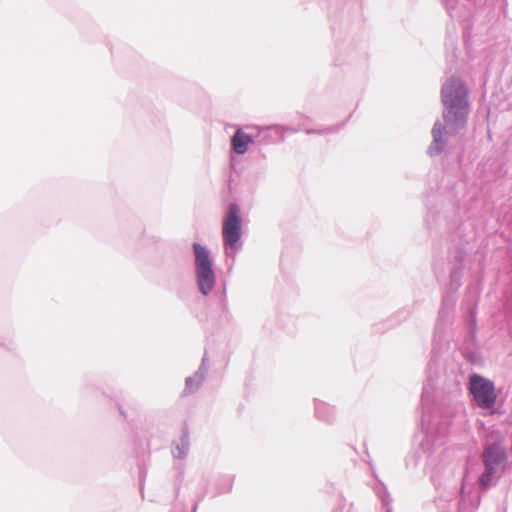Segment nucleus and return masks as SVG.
Returning a JSON list of instances; mask_svg holds the SVG:
<instances>
[{"label": "nucleus", "instance_id": "obj_1", "mask_svg": "<svg viewBox=\"0 0 512 512\" xmlns=\"http://www.w3.org/2000/svg\"><path fill=\"white\" fill-rule=\"evenodd\" d=\"M467 91L457 78L449 79L442 88V102L448 121H462L467 115Z\"/></svg>", "mask_w": 512, "mask_h": 512}, {"label": "nucleus", "instance_id": "obj_2", "mask_svg": "<svg viewBox=\"0 0 512 512\" xmlns=\"http://www.w3.org/2000/svg\"><path fill=\"white\" fill-rule=\"evenodd\" d=\"M485 471L479 477L482 488L490 487L506 469L507 454L501 442L488 445L482 454Z\"/></svg>", "mask_w": 512, "mask_h": 512}, {"label": "nucleus", "instance_id": "obj_3", "mask_svg": "<svg viewBox=\"0 0 512 512\" xmlns=\"http://www.w3.org/2000/svg\"><path fill=\"white\" fill-rule=\"evenodd\" d=\"M195 253V269L199 290L207 295L215 284V274L208 250L199 243L193 245Z\"/></svg>", "mask_w": 512, "mask_h": 512}, {"label": "nucleus", "instance_id": "obj_4", "mask_svg": "<svg viewBox=\"0 0 512 512\" xmlns=\"http://www.w3.org/2000/svg\"><path fill=\"white\" fill-rule=\"evenodd\" d=\"M222 235L226 246V253H228V249L233 250L242 235L240 209L236 204L229 206L227 215L223 220Z\"/></svg>", "mask_w": 512, "mask_h": 512}, {"label": "nucleus", "instance_id": "obj_5", "mask_svg": "<svg viewBox=\"0 0 512 512\" xmlns=\"http://www.w3.org/2000/svg\"><path fill=\"white\" fill-rule=\"evenodd\" d=\"M469 390L478 406L482 408L494 406L497 395L493 383L488 379L479 375L471 376Z\"/></svg>", "mask_w": 512, "mask_h": 512}, {"label": "nucleus", "instance_id": "obj_6", "mask_svg": "<svg viewBox=\"0 0 512 512\" xmlns=\"http://www.w3.org/2000/svg\"><path fill=\"white\" fill-rule=\"evenodd\" d=\"M251 143L252 137L242 130H237L231 140L232 148L237 154H244Z\"/></svg>", "mask_w": 512, "mask_h": 512}, {"label": "nucleus", "instance_id": "obj_7", "mask_svg": "<svg viewBox=\"0 0 512 512\" xmlns=\"http://www.w3.org/2000/svg\"><path fill=\"white\" fill-rule=\"evenodd\" d=\"M433 134H434L435 140H437V128H436V126L433 129Z\"/></svg>", "mask_w": 512, "mask_h": 512}]
</instances>
